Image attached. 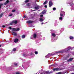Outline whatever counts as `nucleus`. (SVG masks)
Returning <instances> with one entry per match:
<instances>
[{
  "label": "nucleus",
  "instance_id": "2eb2a0df",
  "mask_svg": "<svg viewBox=\"0 0 74 74\" xmlns=\"http://www.w3.org/2000/svg\"><path fill=\"white\" fill-rule=\"evenodd\" d=\"M13 34L14 36H16L17 35V34L14 32H13Z\"/></svg>",
  "mask_w": 74,
  "mask_h": 74
},
{
  "label": "nucleus",
  "instance_id": "09e8293b",
  "mask_svg": "<svg viewBox=\"0 0 74 74\" xmlns=\"http://www.w3.org/2000/svg\"><path fill=\"white\" fill-rule=\"evenodd\" d=\"M9 16H10V15H8Z\"/></svg>",
  "mask_w": 74,
  "mask_h": 74
},
{
  "label": "nucleus",
  "instance_id": "a211bd4d",
  "mask_svg": "<svg viewBox=\"0 0 74 74\" xmlns=\"http://www.w3.org/2000/svg\"><path fill=\"white\" fill-rule=\"evenodd\" d=\"M26 36L25 35H22V38H25Z\"/></svg>",
  "mask_w": 74,
  "mask_h": 74
},
{
  "label": "nucleus",
  "instance_id": "6e6552de",
  "mask_svg": "<svg viewBox=\"0 0 74 74\" xmlns=\"http://www.w3.org/2000/svg\"><path fill=\"white\" fill-rule=\"evenodd\" d=\"M33 21L31 20H29L28 21H27V23H33Z\"/></svg>",
  "mask_w": 74,
  "mask_h": 74
},
{
  "label": "nucleus",
  "instance_id": "412c9836",
  "mask_svg": "<svg viewBox=\"0 0 74 74\" xmlns=\"http://www.w3.org/2000/svg\"><path fill=\"white\" fill-rule=\"evenodd\" d=\"M60 16L61 17H62V16H63V14L61 13L60 14Z\"/></svg>",
  "mask_w": 74,
  "mask_h": 74
},
{
  "label": "nucleus",
  "instance_id": "4468645a",
  "mask_svg": "<svg viewBox=\"0 0 74 74\" xmlns=\"http://www.w3.org/2000/svg\"><path fill=\"white\" fill-rule=\"evenodd\" d=\"M4 14V13L2 12L1 13V14H0V18L2 17V16Z\"/></svg>",
  "mask_w": 74,
  "mask_h": 74
},
{
  "label": "nucleus",
  "instance_id": "a878e982",
  "mask_svg": "<svg viewBox=\"0 0 74 74\" xmlns=\"http://www.w3.org/2000/svg\"><path fill=\"white\" fill-rule=\"evenodd\" d=\"M29 0H26L25 1V3H27V2H29Z\"/></svg>",
  "mask_w": 74,
  "mask_h": 74
},
{
  "label": "nucleus",
  "instance_id": "aec40b11",
  "mask_svg": "<svg viewBox=\"0 0 74 74\" xmlns=\"http://www.w3.org/2000/svg\"><path fill=\"white\" fill-rule=\"evenodd\" d=\"M47 1L46 0L45 1L44 3L43 4V5H45V4H47Z\"/></svg>",
  "mask_w": 74,
  "mask_h": 74
},
{
  "label": "nucleus",
  "instance_id": "49530a36",
  "mask_svg": "<svg viewBox=\"0 0 74 74\" xmlns=\"http://www.w3.org/2000/svg\"><path fill=\"white\" fill-rule=\"evenodd\" d=\"M8 29H10V27H8Z\"/></svg>",
  "mask_w": 74,
  "mask_h": 74
},
{
  "label": "nucleus",
  "instance_id": "8fccbe9b",
  "mask_svg": "<svg viewBox=\"0 0 74 74\" xmlns=\"http://www.w3.org/2000/svg\"><path fill=\"white\" fill-rule=\"evenodd\" d=\"M34 11H36V10H34Z\"/></svg>",
  "mask_w": 74,
  "mask_h": 74
},
{
  "label": "nucleus",
  "instance_id": "bb28decb",
  "mask_svg": "<svg viewBox=\"0 0 74 74\" xmlns=\"http://www.w3.org/2000/svg\"><path fill=\"white\" fill-rule=\"evenodd\" d=\"M60 20L61 21H62L63 19V18H62V17H60L59 18Z\"/></svg>",
  "mask_w": 74,
  "mask_h": 74
},
{
  "label": "nucleus",
  "instance_id": "c9c22d12",
  "mask_svg": "<svg viewBox=\"0 0 74 74\" xmlns=\"http://www.w3.org/2000/svg\"><path fill=\"white\" fill-rule=\"evenodd\" d=\"M45 8H47V5H45Z\"/></svg>",
  "mask_w": 74,
  "mask_h": 74
},
{
  "label": "nucleus",
  "instance_id": "f3484780",
  "mask_svg": "<svg viewBox=\"0 0 74 74\" xmlns=\"http://www.w3.org/2000/svg\"><path fill=\"white\" fill-rule=\"evenodd\" d=\"M69 38L70 40H72L74 38V37L73 36H70L69 37Z\"/></svg>",
  "mask_w": 74,
  "mask_h": 74
},
{
  "label": "nucleus",
  "instance_id": "b1692460",
  "mask_svg": "<svg viewBox=\"0 0 74 74\" xmlns=\"http://www.w3.org/2000/svg\"><path fill=\"white\" fill-rule=\"evenodd\" d=\"M40 21H41V22H43V19L40 18Z\"/></svg>",
  "mask_w": 74,
  "mask_h": 74
},
{
  "label": "nucleus",
  "instance_id": "a18cd8bd",
  "mask_svg": "<svg viewBox=\"0 0 74 74\" xmlns=\"http://www.w3.org/2000/svg\"><path fill=\"white\" fill-rule=\"evenodd\" d=\"M71 74H74V73H71Z\"/></svg>",
  "mask_w": 74,
  "mask_h": 74
},
{
  "label": "nucleus",
  "instance_id": "de8ad7c7",
  "mask_svg": "<svg viewBox=\"0 0 74 74\" xmlns=\"http://www.w3.org/2000/svg\"><path fill=\"white\" fill-rule=\"evenodd\" d=\"M12 52H13V51L12 50Z\"/></svg>",
  "mask_w": 74,
  "mask_h": 74
},
{
  "label": "nucleus",
  "instance_id": "58836bf2",
  "mask_svg": "<svg viewBox=\"0 0 74 74\" xmlns=\"http://www.w3.org/2000/svg\"><path fill=\"white\" fill-rule=\"evenodd\" d=\"M20 74V73L18 72H16V74Z\"/></svg>",
  "mask_w": 74,
  "mask_h": 74
},
{
  "label": "nucleus",
  "instance_id": "cd10ccee",
  "mask_svg": "<svg viewBox=\"0 0 74 74\" xmlns=\"http://www.w3.org/2000/svg\"><path fill=\"white\" fill-rule=\"evenodd\" d=\"M20 30V29H19V28H18L17 29H16V31H19Z\"/></svg>",
  "mask_w": 74,
  "mask_h": 74
},
{
  "label": "nucleus",
  "instance_id": "f03ea898",
  "mask_svg": "<svg viewBox=\"0 0 74 74\" xmlns=\"http://www.w3.org/2000/svg\"><path fill=\"white\" fill-rule=\"evenodd\" d=\"M34 9H35L36 10H38L40 9V6L36 5H35V7L34 8Z\"/></svg>",
  "mask_w": 74,
  "mask_h": 74
},
{
  "label": "nucleus",
  "instance_id": "c03bdc74",
  "mask_svg": "<svg viewBox=\"0 0 74 74\" xmlns=\"http://www.w3.org/2000/svg\"><path fill=\"white\" fill-rule=\"evenodd\" d=\"M2 0H0V1H2Z\"/></svg>",
  "mask_w": 74,
  "mask_h": 74
},
{
  "label": "nucleus",
  "instance_id": "37998d69",
  "mask_svg": "<svg viewBox=\"0 0 74 74\" xmlns=\"http://www.w3.org/2000/svg\"><path fill=\"white\" fill-rule=\"evenodd\" d=\"M1 45H0V48H1Z\"/></svg>",
  "mask_w": 74,
  "mask_h": 74
},
{
  "label": "nucleus",
  "instance_id": "9b49d317",
  "mask_svg": "<svg viewBox=\"0 0 74 74\" xmlns=\"http://www.w3.org/2000/svg\"><path fill=\"white\" fill-rule=\"evenodd\" d=\"M18 41H19V40L18 38L15 39L14 40V42H18Z\"/></svg>",
  "mask_w": 74,
  "mask_h": 74
},
{
  "label": "nucleus",
  "instance_id": "79ce46f5",
  "mask_svg": "<svg viewBox=\"0 0 74 74\" xmlns=\"http://www.w3.org/2000/svg\"><path fill=\"white\" fill-rule=\"evenodd\" d=\"M23 18H26V16H25L24 17H23Z\"/></svg>",
  "mask_w": 74,
  "mask_h": 74
},
{
  "label": "nucleus",
  "instance_id": "2f4dec72",
  "mask_svg": "<svg viewBox=\"0 0 74 74\" xmlns=\"http://www.w3.org/2000/svg\"><path fill=\"white\" fill-rule=\"evenodd\" d=\"M28 6H30V3H28L27 4Z\"/></svg>",
  "mask_w": 74,
  "mask_h": 74
},
{
  "label": "nucleus",
  "instance_id": "39448f33",
  "mask_svg": "<svg viewBox=\"0 0 74 74\" xmlns=\"http://www.w3.org/2000/svg\"><path fill=\"white\" fill-rule=\"evenodd\" d=\"M52 73H53V71H51L50 72H49L48 71H47L45 72L44 73V74H52Z\"/></svg>",
  "mask_w": 74,
  "mask_h": 74
},
{
  "label": "nucleus",
  "instance_id": "393cba45",
  "mask_svg": "<svg viewBox=\"0 0 74 74\" xmlns=\"http://www.w3.org/2000/svg\"><path fill=\"white\" fill-rule=\"evenodd\" d=\"M23 56H25V57H26V56H27V54H23Z\"/></svg>",
  "mask_w": 74,
  "mask_h": 74
},
{
  "label": "nucleus",
  "instance_id": "c756f323",
  "mask_svg": "<svg viewBox=\"0 0 74 74\" xmlns=\"http://www.w3.org/2000/svg\"><path fill=\"white\" fill-rule=\"evenodd\" d=\"M53 11H55V10H56V8H53Z\"/></svg>",
  "mask_w": 74,
  "mask_h": 74
},
{
  "label": "nucleus",
  "instance_id": "f8f14e48",
  "mask_svg": "<svg viewBox=\"0 0 74 74\" xmlns=\"http://www.w3.org/2000/svg\"><path fill=\"white\" fill-rule=\"evenodd\" d=\"M33 37L34 38H37V34L34 33L33 35Z\"/></svg>",
  "mask_w": 74,
  "mask_h": 74
},
{
  "label": "nucleus",
  "instance_id": "4c0bfd02",
  "mask_svg": "<svg viewBox=\"0 0 74 74\" xmlns=\"http://www.w3.org/2000/svg\"><path fill=\"white\" fill-rule=\"evenodd\" d=\"M51 66H54V67L56 66L55 64L51 65Z\"/></svg>",
  "mask_w": 74,
  "mask_h": 74
},
{
  "label": "nucleus",
  "instance_id": "ea45409f",
  "mask_svg": "<svg viewBox=\"0 0 74 74\" xmlns=\"http://www.w3.org/2000/svg\"><path fill=\"white\" fill-rule=\"evenodd\" d=\"M13 14H11L10 15V16H12Z\"/></svg>",
  "mask_w": 74,
  "mask_h": 74
},
{
  "label": "nucleus",
  "instance_id": "ddd939ff",
  "mask_svg": "<svg viewBox=\"0 0 74 74\" xmlns=\"http://www.w3.org/2000/svg\"><path fill=\"white\" fill-rule=\"evenodd\" d=\"M73 58H71L69 59V60H68L67 61L68 62H71L73 60Z\"/></svg>",
  "mask_w": 74,
  "mask_h": 74
},
{
  "label": "nucleus",
  "instance_id": "5701e85b",
  "mask_svg": "<svg viewBox=\"0 0 74 74\" xmlns=\"http://www.w3.org/2000/svg\"><path fill=\"white\" fill-rule=\"evenodd\" d=\"M14 66H17L18 65V64L17 63H15L14 64Z\"/></svg>",
  "mask_w": 74,
  "mask_h": 74
},
{
  "label": "nucleus",
  "instance_id": "3c124183",
  "mask_svg": "<svg viewBox=\"0 0 74 74\" xmlns=\"http://www.w3.org/2000/svg\"><path fill=\"white\" fill-rule=\"evenodd\" d=\"M8 33H9V31H8Z\"/></svg>",
  "mask_w": 74,
  "mask_h": 74
},
{
  "label": "nucleus",
  "instance_id": "423d86ee",
  "mask_svg": "<svg viewBox=\"0 0 74 74\" xmlns=\"http://www.w3.org/2000/svg\"><path fill=\"white\" fill-rule=\"evenodd\" d=\"M63 52H64V50H61L60 51H56V53H63Z\"/></svg>",
  "mask_w": 74,
  "mask_h": 74
},
{
  "label": "nucleus",
  "instance_id": "6ab92c4d",
  "mask_svg": "<svg viewBox=\"0 0 74 74\" xmlns=\"http://www.w3.org/2000/svg\"><path fill=\"white\" fill-rule=\"evenodd\" d=\"M3 5V4L0 3V8H1V6Z\"/></svg>",
  "mask_w": 74,
  "mask_h": 74
},
{
  "label": "nucleus",
  "instance_id": "c85d7f7f",
  "mask_svg": "<svg viewBox=\"0 0 74 74\" xmlns=\"http://www.w3.org/2000/svg\"><path fill=\"white\" fill-rule=\"evenodd\" d=\"M35 55H37L38 54V52L37 51H36L35 52Z\"/></svg>",
  "mask_w": 74,
  "mask_h": 74
},
{
  "label": "nucleus",
  "instance_id": "0eeeda50",
  "mask_svg": "<svg viewBox=\"0 0 74 74\" xmlns=\"http://www.w3.org/2000/svg\"><path fill=\"white\" fill-rule=\"evenodd\" d=\"M9 3V1L8 0H7L6 1V2L4 3L3 4L4 5H7Z\"/></svg>",
  "mask_w": 74,
  "mask_h": 74
},
{
  "label": "nucleus",
  "instance_id": "72a5a7b5",
  "mask_svg": "<svg viewBox=\"0 0 74 74\" xmlns=\"http://www.w3.org/2000/svg\"><path fill=\"white\" fill-rule=\"evenodd\" d=\"M65 50L68 51H70V49H66Z\"/></svg>",
  "mask_w": 74,
  "mask_h": 74
},
{
  "label": "nucleus",
  "instance_id": "603ef678",
  "mask_svg": "<svg viewBox=\"0 0 74 74\" xmlns=\"http://www.w3.org/2000/svg\"><path fill=\"white\" fill-rule=\"evenodd\" d=\"M32 11H34V10H32Z\"/></svg>",
  "mask_w": 74,
  "mask_h": 74
},
{
  "label": "nucleus",
  "instance_id": "9d476101",
  "mask_svg": "<svg viewBox=\"0 0 74 74\" xmlns=\"http://www.w3.org/2000/svg\"><path fill=\"white\" fill-rule=\"evenodd\" d=\"M12 29V31H16V29L15 28H12L11 27H10V29Z\"/></svg>",
  "mask_w": 74,
  "mask_h": 74
},
{
  "label": "nucleus",
  "instance_id": "7c9ffc66",
  "mask_svg": "<svg viewBox=\"0 0 74 74\" xmlns=\"http://www.w3.org/2000/svg\"><path fill=\"white\" fill-rule=\"evenodd\" d=\"M57 74H62V72H59L57 73Z\"/></svg>",
  "mask_w": 74,
  "mask_h": 74
},
{
  "label": "nucleus",
  "instance_id": "e433bc0d",
  "mask_svg": "<svg viewBox=\"0 0 74 74\" xmlns=\"http://www.w3.org/2000/svg\"><path fill=\"white\" fill-rule=\"evenodd\" d=\"M40 17H43V15L41 14L40 15Z\"/></svg>",
  "mask_w": 74,
  "mask_h": 74
},
{
  "label": "nucleus",
  "instance_id": "a19ab883",
  "mask_svg": "<svg viewBox=\"0 0 74 74\" xmlns=\"http://www.w3.org/2000/svg\"><path fill=\"white\" fill-rule=\"evenodd\" d=\"M43 24H44V23H41V25H43Z\"/></svg>",
  "mask_w": 74,
  "mask_h": 74
},
{
  "label": "nucleus",
  "instance_id": "dca6fc26",
  "mask_svg": "<svg viewBox=\"0 0 74 74\" xmlns=\"http://www.w3.org/2000/svg\"><path fill=\"white\" fill-rule=\"evenodd\" d=\"M52 36L53 37H55L56 36V34L55 33H52Z\"/></svg>",
  "mask_w": 74,
  "mask_h": 74
},
{
  "label": "nucleus",
  "instance_id": "20e7f679",
  "mask_svg": "<svg viewBox=\"0 0 74 74\" xmlns=\"http://www.w3.org/2000/svg\"><path fill=\"white\" fill-rule=\"evenodd\" d=\"M53 71H60V70H62V69H60V68H54L53 69Z\"/></svg>",
  "mask_w": 74,
  "mask_h": 74
},
{
  "label": "nucleus",
  "instance_id": "f257e3e1",
  "mask_svg": "<svg viewBox=\"0 0 74 74\" xmlns=\"http://www.w3.org/2000/svg\"><path fill=\"white\" fill-rule=\"evenodd\" d=\"M53 5V4L52 2V1H49V7H51V6H52Z\"/></svg>",
  "mask_w": 74,
  "mask_h": 74
},
{
  "label": "nucleus",
  "instance_id": "1a4fd4ad",
  "mask_svg": "<svg viewBox=\"0 0 74 74\" xmlns=\"http://www.w3.org/2000/svg\"><path fill=\"white\" fill-rule=\"evenodd\" d=\"M46 11H47V10H44L43 11H42V14H45L46 13Z\"/></svg>",
  "mask_w": 74,
  "mask_h": 74
},
{
  "label": "nucleus",
  "instance_id": "473e14b6",
  "mask_svg": "<svg viewBox=\"0 0 74 74\" xmlns=\"http://www.w3.org/2000/svg\"><path fill=\"white\" fill-rule=\"evenodd\" d=\"M15 11H16V10H12V12H15Z\"/></svg>",
  "mask_w": 74,
  "mask_h": 74
},
{
  "label": "nucleus",
  "instance_id": "4be33fe9",
  "mask_svg": "<svg viewBox=\"0 0 74 74\" xmlns=\"http://www.w3.org/2000/svg\"><path fill=\"white\" fill-rule=\"evenodd\" d=\"M16 48H14L13 49V51H16Z\"/></svg>",
  "mask_w": 74,
  "mask_h": 74
},
{
  "label": "nucleus",
  "instance_id": "7ed1b4c3",
  "mask_svg": "<svg viewBox=\"0 0 74 74\" xmlns=\"http://www.w3.org/2000/svg\"><path fill=\"white\" fill-rule=\"evenodd\" d=\"M18 23V21L16 20H14L10 24V25H12L13 23H14V24H16Z\"/></svg>",
  "mask_w": 74,
  "mask_h": 74
},
{
  "label": "nucleus",
  "instance_id": "f704fd0d",
  "mask_svg": "<svg viewBox=\"0 0 74 74\" xmlns=\"http://www.w3.org/2000/svg\"><path fill=\"white\" fill-rule=\"evenodd\" d=\"M2 27H3V28H4V27H5V26L4 25H3Z\"/></svg>",
  "mask_w": 74,
  "mask_h": 74
}]
</instances>
